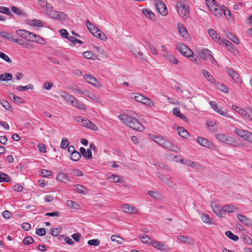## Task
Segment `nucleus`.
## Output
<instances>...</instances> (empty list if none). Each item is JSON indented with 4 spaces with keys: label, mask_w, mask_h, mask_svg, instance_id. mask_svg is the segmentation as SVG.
<instances>
[{
    "label": "nucleus",
    "mask_w": 252,
    "mask_h": 252,
    "mask_svg": "<svg viewBox=\"0 0 252 252\" xmlns=\"http://www.w3.org/2000/svg\"><path fill=\"white\" fill-rule=\"evenodd\" d=\"M118 117L123 123L129 127L139 131L144 130V126L138 121V115L135 112L129 111L128 114H123Z\"/></svg>",
    "instance_id": "1"
},
{
    "label": "nucleus",
    "mask_w": 252,
    "mask_h": 252,
    "mask_svg": "<svg viewBox=\"0 0 252 252\" xmlns=\"http://www.w3.org/2000/svg\"><path fill=\"white\" fill-rule=\"evenodd\" d=\"M153 139L158 144L162 146L164 148L175 153H178L180 149L176 146L174 145L168 139L162 137L160 136H154Z\"/></svg>",
    "instance_id": "2"
},
{
    "label": "nucleus",
    "mask_w": 252,
    "mask_h": 252,
    "mask_svg": "<svg viewBox=\"0 0 252 252\" xmlns=\"http://www.w3.org/2000/svg\"><path fill=\"white\" fill-rule=\"evenodd\" d=\"M60 96L64 99L66 102L70 103L72 106L77 109L85 110L86 109L85 105L82 102L79 101L72 95L68 94L65 92L61 91L60 92Z\"/></svg>",
    "instance_id": "3"
},
{
    "label": "nucleus",
    "mask_w": 252,
    "mask_h": 252,
    "mask_svg": "<svg viewBox=\"0 0 252 252\" xmlns=\"http://www.w3.org/2000/svg\"><path fill=\"white\" fill-rule=\"evenodd\" d=\"M178 15L184 19L189 17L190 9L186 0H179L176 3Z\"/></svg>",
    "instance_id": "4"
},
{
    "label": "nucleus",
    "mask_w": 252,
    "mask_h": 252,
    "mask_svg": "<svg viewBox=\"0 0 252 252\" xmlns=\"http://www.w3.org/2000/svg\"><path fill=\"white\" fill-rule=\"evenodd\" d=\"M215 136L220 142L224 144L233 147H238L239 145L237 140L233 137L227 136L223 133H217Z\"/></svg>",
    "instance_id": "5"
},
{
    "label": "nucleus",
    "mask_w": 252,
    "mask_h": 252,
    "mask_svg": "<svg viewBox=\"0 0 252 252\" xmlns=\"http://www.w3.org/2000/svg\"><path fill=\"white\" fill-rule=\"evenodd\" d=\"M53 6H49L47 8V10L45 11V13L48 15L49 17L57 20L65 19V14L63 13V12L57 11L56 10H53Z\"/></svg>",
    "instance_id": "6"
},
{
    "label": "nucleus",
    "mask_w": 252,
    "mask_h": 252,
    "mask_svg": "<svg viewBox=\"0 0 252 252\" xmlns=\"http://www.w3.org/2000/svg\"><path fill=\"white\" fill-rule=\"evenodd\" d=\"M73 118L81 126L93 130H97V127L92 122L88 119L84 118L80 116L74 117Z\"/></svg>",
    "instance_id": "7"
},
{
    "label": "nucleus",
    "mask_w": 252,
    "mask_h": 252,
    "mask_svg": "<svg viewBox=\"0 0 252 252\" xmlns=\"http://www.w3.org/2000/svg\"><path fill=\"white\" fill-rule=\"evenodd\" d=\"M234 132L245 141L252 144V133L248 131L236 127Z\"/></svg>",
    "instance_id": "8"
},
{
    "label": "nucleus",
    "mask_w": 252,
    "mask_h": 252,
    "mask_svg": "<svg viewBox=\"0 0 252 252\" xmlns=\"http://www.w3.org/2000/svg\"><path fill=\"white\" fill-rule=\"evenodd\" d=\"M155 5L157 11L162 16L167 15L168 10L165 4L160 0H156Z\"/></svg>",
    "instance_id": "9"
},
{
    "label": "nucleus",
    "mask_w": 252,
    "mask_h": 252,
    "mask_svg": "<svg viewBox=\"0 0 252 252\" xmlns=\"http://www.w3.org/2000/svg\"><path fill=\"white\" fill-rule=\"evenodd\" d=\"M177 48L179 52L186 57H191L193 54V52L186 45L180 44L177 45Z\"/></svg>",
    "instance_id": "10"
},
{
    "label": "nucleus",
    "mask_w": 252,
    "mask_h": 252,
    "mask_svg": "<svg viewBox=\"0 0 252 252\" xmlns=\"http://www.w3.org/2000/svg\"><path fill=\"white\" fill-rule=\"evenodd\" d=\"M16 32L18 35L26 40L32 42L34 33L23 30H18Z\"/></svg>",
    "instance_id": "11"
},
{
    "label": "nucleus",
    "mask_w": 252,
    "mask_h": 252,
    "mask_svg": "<svg viewBox=\"0 0 252 252\" xmlns=\"http://www.w3.org/2000/svg\"><path fill=\"white\" fill-rule=\"evenodd\" d=\"M84 78L85 81L91 84L92 85L95 87H98L100 85L99 83L97 81V79L91 75L85 74L84 76Z\"/></svg>",
    "instance_id": "12"
},
{
    "label": "nucleus",
    "mask_w": 252,
    "mask_h": 252,
    "mask_svg": "<svg viewBox=\"0 0 252 252\" xmlns=\"http://www.w3.org/2000/svg\"><path fill=\"white\" fill-rule=\"evenodd\" d=\"M150 245L154 248L163 252H166L168 249L167 245L154 240L150 241Z\"/></svg>",
    "instance_id": "13"
},
{
    "label": "nucleus",
    "mask_w": 252,
    "mask_h": 252,
    "mask_svg": "<svg viewBox=\"0 0 252 252\" xmlns=\"http://www.w3.org/2000/svg\"><path fill=\"white\" fill-rule=\"evenodd\" d=\"M208 32L211 38L216 42L220 44H221L222 39H221L217 32L213 29H209Z\"/></svg>",
    "instance_id": "14"
},
{
    "label": "nucleus",
    "mask_w": 252,
    "mask_h": 252,
    "mask_svg": "<svg viewBox=\"0 0 252 252\" xmlns=\"http://www.w3.org/2000/svg\"><path fill=\"white\" fill-rule=\"evenodd\" d=\"M163 57L164 59L168 61L174 65H177L178 63V60L172 53L168 52L163 55Z\"/></svg>",
    "instance_id": "15"
},
{
    "label": "nucleus",
    "mask_w": 252,
    "mask_h": 252,
    "mask_svg": "<svg viewBox=\"0 0 252 252\" xmlns=\"http://www.w3.org/2000/svg\"><path fill=\"white\" fill-rule=\"evenodd\" d=\"M237 218L241 222L245 225L248 226H252V220L246 216L242 214H238L237 215Z\"/></svg>",
    "instance_id": "16"
},
{
    "label": "nucleus",
    "mask_w": 252,
    "mask_h": 252,
    "mask_svg": "<svg viewBox=\"0 0 252 252\" xmlns=\"http://www.w3.org/2000/svg\"><path fill=\"white\" fill-rule=\"evenodd\" d=\"M177 239L181 242L187 245H192L193 244V240L189 236L184 235H179L177 236Z\"/></svg>",
    "instance_id": "17"
},
{
    "label": "nucleus",
    "mask_w": 252,
    "mask_h": 252,
    "mask_svg": "<svg viewBox=\"0 0 252 252\" xmlns=\"http://www.w3.org/2000/svg\"><path fill=\"white\" fill-rule=\"evenodd\" d=\"M197 141L200 145L205 147L210 148L213 145L212 143L207 139L201 137L197 138Z\"/></svg>",
    "instance_id": "18"
},
{
    "label": "nucleus",
    "mask_w": 252,
    "mask_h": 252,
    "mask_svg": "<svg viewBox=\"0 0 252 252\" xmlns=\"http://www.w3.org/2000/svg\"><path fill=\"white\" fill-rule=\"evenodd\" d=\"M226 72L235 82H239V76L238 74L236 71H235L233 69L228 68L226 69Z\"/></svg>",
    "instance_id": "19"
},
{
    "label": "nucleus",
    "mask_w": 252,
    "mask_h": 252,
    "mask_svg": "<svg viewBox=\"0 0 252 252\" xmlns=\"http://www.w3.org/2000/svg\"><path fill=\"white\" fill-rule=\"evenodd\" d=\"M212 52L207 49H203L198 51V54L200 57L206 60L211 55Z\"/></svg>",
    "instance_id": "20"
},
{
    "label": "nucleus",
    "mask_w": 252,
    "mask_h": 252,
    "mask_svg": "<svg viewBox=\"0 0 252 252\" xmlns=\"http://www.w3.org/2000/svg\"><path fill=\"white\" fill-rule=\"evenodd\" d=\"M178 30L182 37L185 38H188L189 36L188 32L182 24H178Z\"/></svg>",
    "instance_id": "21"
},
{
    "label": "nucleus",
    "mask_w": 252,
    "mask_h": 252,
    "mask_svg": "<svg viewBox=\"0 0 252 252\" xmlns=\"http://www.w3.org/2000/svg\"><path fill=\"white\" fill-rule=\"evenodd\" d=\"M15 43L27 49H32L34 48V46L33 44H30L27 42H25L21 39H17L15 41Z\"/></svg>",
    "instance_id": "22"
},
{
    "label": "nucleus",
    "mask_w": 252,
    "mask_h": 252,
    "mask_svg": "<svg viewBox=\"0 0 252 252\" xmlns=\"http://www.w3.org/2000/svg\"><path fill=\"white\" fill-rule=\"evenodd\" d=\"M224 44L228 49V50L231 51L233 53H235V52H237L236 49L235 48L233 44L228 40L226 39H222L221 44Z\"/></svg>",
    "instance_id": "23"
},
{
    "label": "nucleus",
    "mask_w": 252,
    "mask_h": 252,
    "mask_svg": "<svg viewBox=\"0 0 252 252\" xmlns=\"http://www.w3.org/2000/svg\"><path fill=\"white\" fill-rule=\"evenodd\" d=\"M123 209L125 212L129 214H133L137 212L136 208L128 204L123 205Z\"/></svg>",
    "instance_id": "24"
},
{
    "label": "nucleus",
    "mask_w": 252,
    "mask_h": 252,
    "mask_svg": "<svg viewBox=\"0 0 252 252\" xmlns=\"http://www.w3.org/2000/svg\"><path fill=\"white\" fill-rule=\"evenodd\" d=\"M185 164L187 166L198 169H201L202 167V166L199 163L195 162L194 161H192L189 159H185Z\"/></svg>",
    "instance_id": "25"
},
{
    "label": "nucleus",
    "mask_w": 252,
    "mask_h": 252,
    "mask_svg": "<svg viewBox=\"0 0 252 252\" xmlns=\"http://www.w3.org/2000/svg\"><path fill=\"white\" fill-rule=\"evenodd\" d=\"M0 36L1 37L6 38L7 40L13 41L15 43V41L17 39H15L13 35L9 33H7L5 32L0 31Z\"/></svg>",
    "instance_id": "26"
},
{
    "label": "nucleus",
    "mask_w": 252,
    "mask_h": 252,
    "mask_svg": "<svg viewBox=\"0 0 252 252\" xmlns=\"http://www.w3.org/2000/svg\"><path fill=\"white\" fill-rule=\"evenodd\" d=\"M80 153L82 155L88 159L92 158V153L91 150L88 149L86 151V149L83 147H81L80 149Z\"/></svg>",
    "instance_id": "27"
},
{
    "label": "nucleus",
    "mask_w": 252,
    "mask_h": 252,
    "mask_svg": "<svg viewBox=\"0 0 252 252\" xmlns=\"http://www.w3.org/2000/svg\"><path fill=\"white\" fill-rule=\"evenodd\" d=\"M237 208L233 205L228 204L222 207V210L224 213H233L236 211Z\"/></svg>",
    "instance_id": "28"
},
{
    "label": "nucleus",
    "mask_w": 252,
    "mask_h": 252,
    "mask_svg": "<svg viewBox=\"0 0 252 252\" xmlns=\"http://www.w3.org/2000/svg\"><path fill=\"white\" fill-rule=\"evenodd\" d=\"M142 12L147 18L150 20L154 21L156 19L155 14L149 9H143L142 10Z\"/></svg>",
    "instance_id": "29"
},
{
    "label": "nucleus",
    "mask_w": 252,
    "mask_h": 252,
    "mask_svg": "<svg viewBox=\"0 0 252 252\" xmlns=\"http://www.w3.org/2000/svg\"><path fill=\"white\" fill-rule=\"evenodd\" d=\"M202 73L204 76L210 83L214 84L216 82L215 78L207 70H202Z\"/></svg>",
    "instance_id": "30"
},
{
    "label": "nucleus",
    "mask_w": 252,
    "mask_h": 252,
    "mask_svg": "<svg viewBox=\"0 0 252 252\" xmlns=\"http://www.w3.org/2000/svg\"><path fill=\"white\" fill-rule=\"evenodd\" d=\"M206 125L209 130L211 132H214L217 129L216 123H214L213 124V122L211 120H208L206 122Z\"/></svg>",
    "instance_id": "31"
},
{
    "label": "nucleus",
    "mask_w": 252,
    "mask_h": 252,
    "mask_svg": "<svg viewBox=\"0 0 252 252\" xmlns=\"http://www.w3.org/2000/svg\"><path fill=\"white\" fill-rule=\"evenodd\" d=\"M177 130L179 135L183 138H187L189 135L188 132L183 127H178Z\"/></svg>",
    "instance_id": "32"
},
{
    "label": "nucleus",
    "mask_w": 252,
    "mask_h": 252,
    "mask_svg": "<svg viewBox=\"0 0 252 252\" xmlns=\"http://www.w3.org/2000/svg\"><path fill=\"white\" fill-rule=\"evenodd\" d=\"M94 36L103 41H105L107 39L105 34L98 29L95 31V34H94Z\"/></svg>",
    "instance_id": "33"
},
{
    "label": "nucleus",
    "mask_w": 252,
    "mask_h": 252,
    "mask_svg": "<svg viewBox=\"0 0 252 252\" xmlns=\"http://www.w3.org/2000/svg\"><path fill=\"white\" fill-rule=\"evenodd\" d=\"M8 96L10 99L17 104H21L23 102L21 97L17 96L13 94L9 93Z\"/></svg>",
    "instance_id": "34"
},
{
    "label": "nucleus",
    "mask_w": 252,
    "mask_h": 252,
    "mask_svg": "<svg viewBox=\"0 0 252 252\" xmlns=\"http://www.w3.org/2000/svg\"><path fill=\"white\" fill-rule=\"evenodd\" d=\"M246 119L252 121V111H238Z\"/></svg>",
    "instance_id": "35"
},
{
    "label": "nucleus",
    "mask_w": 252,
    "mask_h": 252,
    "mask_svg": "<svg viewBox=\"0 0 252 252\" xmlns=\"http://www.w3.org/2000/svg\"><path fill=\"white\" fill-rule=\"evenodd\" d=\"M56 179L58 181L65 182L69 181L68 176L64 173L61 172L58 174Z\"/></svg>",
    "instance_id": "36"
},
{
    "label": "nucleus",
    "mask_w": 252,
    "mask_h": 252,
    "mask_svg": "<svg viewBox=\"0 0 252 252\" xmlns=\"http://www.w3.org/2000/svg\"><path fill=\"white\" fill-rule=\"evenodd\" d=\"M145 96L141 94H140L133 93L131 95V97L135 99L136 101L141 102L143 101L145 98Z\"/></svg>",
    "instance_id": "37"
},
{
    "label": "nucleus",
    "mask_w": 252,
    "mask_h": 252,
    "mask_svg": "<svg viewBox=\"0 0 252 252\" xmlns=\"http://www.w3.org/2000/svg\"><path fill=\"white\" fill-rule=\"evenodd\" d=\"M74 189L79 193L86 194L87 191V189L82 185H74Z\"/></svg>",
    "instance_id": "38"
},
{
    "label": "nucleus",
    "mask_w": 252,
    "mask_h": 252,
    "mask_svg": "<svg viewBox=\"0 0 252 252\" xmlns=\"http://www.w3.org/2000/svg\"><path fill=\"white\" fill-rule=\"evenodd\" d=\"M12 75L9 73H4L0 75V81H7L12 80Z\"/></svg>",
    "instance_id": "39"
},
{
    "label": "nucleus",
    "mask_w": 252,
    "mask_h": 252,
    "mask_svg": "<svg viewBox=\"0 0 252 252\" xmlns=\"http://www.w3.org/2000/svg\"><path fill=\"white\" fill-rule=\"evenodd\" d=\"M213 211L218 217H222L224 215V212L222 211V208L220 209L219 207L215 205L214 207L212 206Z\"/></svg>",
    "instance_id": "40"
},
{
    "label": "nucleus",
    "mask_w": 252,
    "mask_h": 252,
    "mask_svg": "<svg viewBox=\"0 0 252 252\" xmlns=\"http://www.w3.org/2000/svg\"><path fill=\"white\" fill-rule=\"evenodd\" d=\"M33 86L32 84H29L25 86H18L16 88V90L19 92H24L28 90H33Z\"/></svg>",
    "instance_id": "41"
},
{
    "label": "nucleus",
    "mask_w": 252,
    "mask_h": 252,
    "mask_svg": "<svg viewBox=\"0 0 252 252\" xmlns=\"http://www.w3.org/2000/svg\"><path fill=\"white\" fill-rule=\"evenodd\" d=\"M66 204L71 209L78 210L80 208L79 205L77 203L72 200L66 201Z\"/></svg>",
    "instance_id": "42"
},
{
    "label": "nucleus",
    "mask_w": 252,
    "mask_h": 252,
    "mask_svg": "<svg viewBox=\"0 0 252 252\" xmlns=\"http://www.w3.org/2000/svg\"><path fill=\"white\" fill-rule=\"evenodd\" d=\"M28 24L34 27H42L43 25L42 22L37 19L29 20Z\"/></svg>",
    "instance_id": "43"
},
{
    "label": "nucleus",
    "mask_w": 252,
    "mask_h": 252,
    "mask_svg": "<svg viewBox=\"0 0 252 252\" xmlns=\"http://www.w3.org/2000/svg\"><path fill=\"white\" fill-rule=\"evenodd\" d=\"M226 35L229 39H230V40L233 41L234 43L239 44V41L238 39L237 38V37L236 36H235V35H234L233 34H232L231 32H226Z\"/></svg>",
    "instance_id": "44"
},
{
    "label": "nucleus",
    "mask_w": 252,
    "mask_h": 252,
    "mask_svg": "<svg viewBox=\"0 0 252 252\" xmlns=\"http://www.w3.org/2000/svg\"><path fill=\"white\" fill-rule=\"evenodd\" d=\"M33 38V40H32V42H37L41 44H44L46 43L45 40L43 38L41 37L40 36L35 34V33H34Z\"/></svg>",
    "instance_id": "45"
},
{
    "label": "nucleus",
    "mask_w": 252,
    "mask_h": 252,
    "mask_svg": "<svg viewBox=\"0 0 252 252\" xmlns=\"http://www.w3.org/2000/svg\"><path fill=\"white\" fill-rule=\"evenodd\" d=\"M212 13L219 18H221L222 16V10H221V6L219 7L216 8L214 11H212Z\"/></svg>",
    "instance_id": "46"
},
{
    "label": "nucleus",
    "mask_w": 252,
    "mask_h": 252,
    "mask_svg": "<svg viewBox=\"0 0 252 252\" xmlns=\"http://www.w3.org/2000/svg\"><path fill=\"white\" fill-rule=\"evenodd\" d=\"M10 179L8 175L6 174L0 172V182H10Z\"/></svg>",
    "instance_id": "47"
},
{
    "label": "nucleus",
    "mask_w": 252,
    "mask_h": 252,
    "mask_svg": "<svg viewBox=\"0 0 252 252\" xmlns=\"http://www.w3.org/2000/svg\"><path fill=\"white\" fill-rule=\"evenodd\" d=\"M139 238L143 243L146 244H150V241L151 240H150L151 239L148 236L145 234L143 235H140Z\"/></svg>",
    "instance_id": "48"
},
{
    "label": "nucleus",
    "mask_w": 252,
    "mask_h": 252,
    "mask_svg": "<svg viewBox=\"0 0 252 252\" xmlns=\"http://www.w3.org/2000/svg\"><path fill=\"white\" fill-rule=\"evenodd\" d=\"M85 96H87L91 99H92L95 101L98 102L99 101V98L94 94L93 93L90 92L89 90H87Z\"/></svg>",
    "instance_id": "49"
},
{
    "label": "nucleus",
    "mask_w": 252,
    "mask_h": 252,
    "mask_svg": "<svg viewBox=\"0 0 252 252\" xmlns=\"http://www.w3.org/2000/svg\"><path fill=\"white\" fill-rule=\"evenodd\" d=\"M111 240L113 242H116L117 244H122L124 242V239L116 235H113L111 237Z\"/></svg>",
    "instance_id": "50"
},
{
    "label": "nucleus",
    "mask_w": 252,
    "mask_h": 252,
    "mask_svg": "<svg viewBox=\"0 0 252 252\" xmlns=\"http://www.w3.org/2000/svg\"><path fill=\"white\" fill-rule=\"evenodd\" d=\"M221 10H222V13L227 19H229L231 16L230 11L224 5H221Z\"/></svg>",
    "instance_id": "51"
},
{
    "label": "nucleus",
    "mask_w": 252,
    "mask_h": 252,
    "mask_svg": "<svg viewBox=\"0 0 252 252\" xmlns=\"http://www.w3.org/2000/svg\"><path fill=\"white\" fill-rule=\"evenodd\" d=\"M81 154L80 153L75 151L73 152L72 154H71V159L74 161H78L81 158Z\"/></svg>",
    "instance_id": "52"
},
{
    "label": "nucleus",
    "mask_w": 252,
    "mask_h": 252,
    "mask_svg": "<svg viewBox=\"0 0 252 252\" xmlns=\"http://www.w3.org/2000/svg\"><path fill=\"white\" fill-rule=\"evenodd\" d=\"M225 235L230 239L236 241L238 240V236L234 235L231 231H227L225 232Z\"/></svg>",
    "instance_id": "53"
},
{
    "label": "nucleus",
    "mask_w": 252,
    "mask_h": 252,
    "mask_svg": "<svg viewBox=\"0 0 252 252\" xmlns=\"http://www.w3.org/2000/svg\"><path fill=\"white\" fill-rule=\"evenodd\" d=\"M0 12L2 13L3 14H5L10 16H13V14L11 12L10 9L6 7L0 6Z\"/></svg>",
    "instance_id": "54"
},
{
    "label": "nucleus",
    "mask_w": 252,
    "mask_h": 252,
    "mask_svg": "<svg viewBox=\"0 0 252 252\" xmlns=\"http://www.w3.org/2000/svg\"><path fill=\"white\" fill-rule=\"evenodd\" d=\"M142 103L144 104L145 105L151 107V108L152 106H154V103L153 101L151 99L146 96L145 97Z\"/></svg>",
    "instance_id": "55"
},
{
    "label": "nucleus",
    "mask_w": 252,
    "mask_h": 252,
    "mask_svg": "<svg viewBox=\"0 0 252 252\" xmlns=\"http://www.w3.org/2000/svg\"><path fill=\"white\" fill-rule=\"evenodd\" d=\"M69 144V142L66 138L63 137L62 138V142L61 143V147L62 149H66L68 146Z\"/></svg>",
    "instance_id": "56"
},
{
    "label": "nucleus",
    "mask_w": 252,
    "mask_h": 252,
    "mask_svg": "<svg viewBox=\"0 0 252 252\" xmlns=\"http://www.w3.org/2000/svg\"><path fill=\"white\" fill-rule=\"evenodd\" d=\"M162 181L164 182L169 187L173 188L174 184L170 179L166 177H163L162 178Z\"/></svg>",
    "instance_id": "57"
},
{
    "label": "nucleus",
    "mask_w": 252,
    "mask_h": 252,
    "mask_svg": "<svg viewBox=\"0 0 252 252\" xmlns=\"http://www.w3.org/2000/svg\"><path fill=\"white\" fill-rule=\"evenodd\" d=\"M217 88L220 90V91L223 93H227L228 92V88L224 85L223 84L218 83L217 85Z\"/></svg>",
    "instance_id": "58"
},
{
    "label": "nucleus",
    "mask_w": 252,
    "mask_h": 252,
    "mask_svg": "<svg viewBox=\"0 0 252 252\" xmlns=\"http://www.w3.org/2000/svg\"><path fill=\"white\" fill-rule=\"evenodd\" d=\"M201 218L204 222L206 223H211V219L207 215L205 214H202L201 216Z\"/></svg>",
    "instance_id": "59"
},
{
    "label": "nucleus",
    "mask_w": 252,
    "mask_h": 252,
    "mask_svg": "<svg viewBox=\"0 0 252 252\" xmlns=\"http://www.w3.org/2000/svg\"><path fill=\"white\" fill-rule=\"evenodd\" d=\"M86 26L90 32H92V30L96 31L97 28L95 27L92 23H91L89 20H87Z\"/></svg>",
    "instance_id": "60"
},
{
    "label": "nucleus",
    "mask_w": 252,
    "mask_h": 252,
    "mask_svg": "<svg viewBox=\"0 0 252 252\" xmlns=\"http://www.w3.org/2000/svg\"><path fill=\"white\" fill-rule=\"evenodd\" d=\"M34 240L32 237L29 236L25 237L23 240V243L25 245H29L32 244Z\"/></svg>",
    "instance_id": "61"
},
{
    "label": "nucleus",
    "mask_w": 252,
    "mask_h": 252,
    "mask_svg": "<svg viewBox=\"0 0 252 252\" xmlns=\"http://www.w3.org/2000/svg\"><path fill=\"white\" fill-rule=\"evenodd\" d=\"M38 3L43 8H45V11L47 10V7L49 6L46 0H38Z\"/></svg>",
    "instance_id": "62"
},
{
    "label": "nucleus",
    "mask_w": 252,
    "mask_h": 252,
    "mask_svg": "<svg viewBox=\"0 0 252 252\" xmlns=\"http://www.w3.org/2000/svg\"><path fill=\"white\" fill-rule=\"evenodd\" d=\"M0 58L8 63H11L12 62L9 57L1 51H0Z\"/></svg>",
    "instance_id": "63"
},
{
    "label": "nucleus",
    "mask_w": 252,
    "mask_h": 252,
    "mask_svg": "<svg viewBox=\"0 0 252 252\" xmlns=\"http://www.w3.org/2000/svg\"><path fill=\"white\" fill-rule=\"evenodd\" d=\"M73 92H74V93H75L76 94L84 95L85 96L86 95V93L87 91V90H82L80 89H78V88H74L73 89Z\"/></svg>",
    "instance_id": "64"
}]
</instances>
